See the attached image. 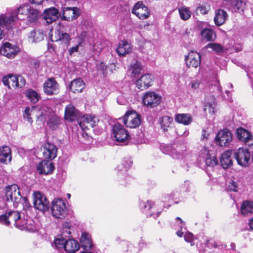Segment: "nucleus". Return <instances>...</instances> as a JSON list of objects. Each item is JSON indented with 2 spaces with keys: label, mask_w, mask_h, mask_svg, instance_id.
Returning a JSON list of instances; mask_svg holds the SVG:
<instances>
[{
  "label": "nucleus",
  "mask_w": 253,
  "mask_h": 253,
  "mask_svg": "<svg viewBox=\"0 0 253 253\" xmlns=\"http://www.w3.org/2000/svg\"><path fill=\"white\" fill-rule=\"evenodd\" d=\"M79 112L72 104L67 105L65 110V119L70 122L78 120V124L83 129L93 127L96 125L98 119L93 115L85 114L79 118Z\"/></svg>",
  "instance_id": "f257e3e1"
},
{
  "label": "nucleus",
  "mask_w": 253,
  "mask_h": 253,
  "mask_svg": "<svg viewBox=\"0 0 253 253\" xmlns=\"http://www.w3.org/2000/svg\"><path fill=\"white\" fill-rule=\"evenodd\" d=\"M18 19H26L28 24L36 23L40 18L41 11L32 7L29 4L21 5L16 8Z\"/></svg>",
  "instance_id": "f03ea898"
},
{
  "label": "nucleus",
  "mask_w": 253,
  "mask_h": 253,
  "mask_svg": "<svg viewBox=\"0 0 253 253\" xmlns=\"http://www.w3.org/2000/svg\"><path fill=\"white\" fill-rule=\"evenodd\" d=\"M18 19L16 8L0 15V40L4 36V30L12 29Z\"/></svg>",
  "instance_id": "7ed1b4c3"
},
{
  "label": "nucleus",
  "mask_w": 253,
  "mask_h": 253,
  "mask_svg": "<svg viewBox=\"0 0 253 253\" xmlns=\"http://www.w3.org/2000/svg\"><path fill=\"white\" fill-rule=\"evenodd\" d=\"M218 164L217 158L211 157L209 151L206 148H202L197 159V166L202 169L207 170L212 169Z\"/></svg>",
  "instance_id": "20e7f679"
},
{
  "label": "nucleus",
  "mask_w": 253,
  "mask_h": 253,
  "mask_svg": "<svg viewBox=\"0 0 253 253\" xmlns=\"http://www.w3.org/2000/svg\"><path fill=\"white\" fill-rule=\"evenodd\" d=\"M38 119L42 122L46 121L48 126L52 129L57 128L62 122V119L48 108L42 110L38 116Z\"/></svg>",
  "instance_id": "39448f33"
},
{
  "label": "nucleus",
  "mask_w": 253,
  "mask_h": 253,
  "mask_svg": "<svg viewBox=\"0 0 253 253\" xmlns=\"http://www.w3.org/2000/svg\"><path fill=\"white\" fill-rule=\"evenodd\" d=\"M123 122L127 127L136 128L141 124V117L135 111L128 110L124 115Z\"/></svg>",
  "instance_id": "423d86ee"
},
{
  "label": "nucleus",
  "mask_w": 253,
  "mask_h": 253,
  "mask_svg": "<svg viewBox=\"0 0 253 253\" xmlns=\"http://www.w3.org/2000/svg\"><path fill=\"white\" fill-rule=\"evenodd\" d=\"M51 213L56 218H62L67 214L66 204L62 199H55L52 201Z\"/></svg>",
  "instance_id": "0eeeda50"
},
{
  "label": "nucleus",
  "mask_w": 253,
  "mask_h": 253,
  "mask_svg": "<svg viewBox=\"0 0 253 253\" xmlns=\"http://www.w3.org/2000/svg\"><path fill=\"white\" fill-rule=\"evenodd\" d=\"M112 137L118 142L126 144L130 135L124 127L119 123L115 124L112 128Z\"/></svg>",
  "instance_id": "6e6552de"
},
{
  "label": "nucleus",
  "mask_w": 253,
  "mask_h": 253,
  "mask_svg": "<svg viewBox=\"0 0 253 253\" xmlns=\"http://www.w3.org/2000/svg\"><path fill=\"white\" fill-rule=\"evenodd\" d=\"M5 196L8 201H11L14 208L17 207L22 196L18 186L13 184L6 188Z\"/></svg>",
  "instance_id": "1a4fd4ad"
},
{
  "label": "nucleus",
  "mask_w": 253,
  "mask_h": 253,
  "mask_svg": "<svg viewBox=\"0 0 253 253\" xmlns=\"http://www.w3.org/2000/svg\"><path fill=\"white\" fill-rule=\"evenodd\" d=\"M49 36L52 42H60L64 50L70 45V41L71 40V38L68 33L61 32L59 30L51 31L49 34Z\"/></svg>",
  "instance_id": "9d476101"
},
{
  "label": "nucleus",
  "mask_w": 253,
  "mask_h": 253,
  "mask_svg": "<svg viewBox=\"0 0 253 253\" xmlns=\"http://www.w3.org/2000/svg\"><path fill=\"white\" fill-rule=\"evenodd\" d=\"M33 195L35 208L42 211H48L49 201L45 195L40 192H35Z\"/></svg>",
  "instance_id": "9b49d317"
},
{
  "label": "nucleus",
  "mask_w": 253,
  "mask_h": 253,
  "mask_svg": "<svg viewBox=\"0 0 253 253\" xmlns=\"http://www.w3.org/2000/svg\"><path fill=\"white\" fill-rule=\"evenodd\" d=\"M234 155L238 165L243 167H246L249 165L251 155L248 149L239 148L235 151Z\"/></svg>",
  "instance_id": "f8f14e48"
},
{
  "label": "nucleus",
  "mask_w": 253,
  "mask_h": 253,
  "mask_svg": "<svg viewBox=\"0 0 253 253\" xmlns=\"http://www.w3.org/2000/svg\"><path fill=\"white\" fill-rule=\"evenodd\" d=\"M140 207L142 211L147 217L153 216L155 219H156L159 216L161 213V211H158L156 210V207L155 203L151 201L140 202Z\"/></svg>",
  "instance_id": "ddd939ff"
},
{
  "label": "nucleus",
  "mask_w": 253,
  "mask_h": 253,
  "mask_svg": "<svg viewBox=\"0 0 253 253\" xmlns=\"http://www.w3.org/2000/svg\"><path fill=\"white\" fill-rule=\"evenodd\" d=\"M131 12L141 20L146 19L150 16L149 8L141 1H137L135 4L132 7Z\"/></svg>",
  "instance_id": "4468645a"
},
{
  "label": "nucleus",
  "mask_w": 253,
  "mask_h": 253,
  "mask_svg": "<svg viewBox=\"0 0 253 253\" xmlns=\"http://www.w3.org/2000/svg\"><path fill=\"white\" fill-rule=\"evenodd\" d=\"M43 90L47 95H56L59 92V84L55 78H50L45 81L43 84Z\"/></svg>",
  "instance_id": "2eb2a0df"
},
{
  "label": "nucleus",
  "mask_w": 253,
  "mask_h": 253,
  "mask_svg": "<svg viewBox=\"0 0 253 253\" xmlns=\"http://www.w3.org/2000/svg\"><path fill=\"white\" fill-rule=\"evenodd\" d=\"M162 97L154 92H147L143 96L142 102L143 104L150 108L157 106L161 101Z\"/></svg>",
  "instance_id": "dca6fc26"
},
{
  "label": "nucleus",
  "mask_w": 253,
  "mask_h": 253,
  "mask_svg": "<svg viewBox=\"0 0 253 253\" xmlns=\"http://www.w3.org/2000/svg\"><path fill=\"white\" fill-rule=\"evenodd\" d=\"M19 51L20 49L16 45L8 42L3 43L0 47V54L9 59L14 58Z\"/></svg>",
  "instance_id": "f3484780"
},
{
  "label": "nucleus",
  "mask_w": 253,
  "mask_h": 253,
  "mask_svg": "<svg viewBox=\"0 0 253 253\" xmlns=\"http://www.w3.org/2000/svg\"><path fill=\"white\" fill-rule=\"evenodd\" d=\"M215 140L220 146H228L232 140V135L227 129L220 130L216 135Z\"/></svg>",
  "instance_id": "a211bd4d"
},
{
  "label": "nucleus",
  "mask_w": 253,
  "mask_h": 253,
  "mask_svg": "<svg viewBox=\"0 0 253 253\" xmlns=\"http://www.w3.org/2000/svg\"><path fill=\"white\" fill-rule=\"evenodd\" d=\"M154 76L150 74H146L142 75L136 82V85L141 90L147 89L152 85Z\"/></svg>",
  "instance_id": "6ab92c4d"
},
{
  "label": "nucleus",
  "mask_w": 253,
  "mask_h": 253,
  "mask_svg": "<svg viewBox=\"0 0 253 253\" xmlns=\"http://www.w3.org/2000/svg\"><path fill=\"white\" fill-rule=\"evenodd\" d=\"M43 147V155L45 159L52 160L57 157V148L53 144L46 142L44 143Z\"/></svg>",
  "instance_id": "aec40b11"
},
{
  "label": "nucleus",
  "mask_w": 253,
  "mask_h": 253,
  "mask_svg": "<svg viewBox=\"0 0 253 253\" xmlns=\"http://www.w3.org/2000/svg\"><path fill=\"white\" fill-rule=\"evenodd\" d=\"M55 169L52 163L49 161H42L37 166V170L41 174L47 175L51 174Z\"/></svg>",
  "instance_id": "412c9836"
},
{
  "label": "nucleus",
  "mask_w": 253,
  "mask_h": 253,
  "mask_svg": "<svg viewBox=\"0 0 253 253\" xmlns=\"http://www.w3.org/2000/svg\"><path fill=\"white\" fill-rule=\"evenodd\" d=\"M185 60L188 67L197 68L201 63V56L197 52L191 51L185 56Z\"/></svg>",
  "instance_id": "4be33fe9"
},
{
  "label": "nucleus",
  "mask_w": 253,
  "mask_h": 253,
  "mask_svg": "<svg viewBox=\"0 0 253 253\" xmlns=\"http://www.w3.org/2000/svg\"><path fill=\"white\" fill-rule=\"evenodd\" d=\"M80 15L79 9L75 7L62 8V19L69 21L77 18Z\"/></svg>",
  "instance_id": "5701e85b"
},
{
  "label": "nucleus",
  "mask_w": 253,
  "mask_h": 253,
  "mask_svg": "<svg viewBox=\"0 0 253 253\" xmlns=\"http://www.w3.org/2000/svg\"><path fill=\"white\" fill-rule=\"evenodd\" d=\"M43 18L49 24L55 21L59 17V10L54 7L45 9L43 11Z\"/></svg>",
  "instance_id": "b1692460"
},
{
  "label": "nucleus",
  "mask_w": 253,
  "mask_h": 253,
  "mask_svg": "<svg viewBox=\"0 0 253 253\" xmlns=\"http://www.w3.org/2000/svg\"><path fill=\"white\" fill-rule=\"evenodd\" d=\"M236 134L239 140L244 142L249 146L252 145L251 143H250V141L252 140L253 135L248 130L242 127H240L237 129Z\"/></svg>",
  "instance_id": "393cba45"
},
{
  "label": "nucleus",
  "mask_w": 253,
  "mask_h": 253,
  "mask_svg": "<svg viewBox=\"0 0 253 253\" xmlns=\"http://www.w3.org/2000/svg\"><path fill=\"white\" fill-rule=\"evenodd\" d=\"M12 159L10 148L7 146L0 147V162L4 164L9 163Z\"/></svg>",
  "instance_id": "a878e982"
},
{
  "label": "nucleus",
  "mask_w": 253,
  "mask_h": 253,
  "mask_svg": "<svg viewBox=\"0 0 253 253\" xmlns=\"http://www.w3.org/2000/svg\"><path fill=\"white\" fill-rule=\"evenodd\" d=\"M228 16V14L226 11L221 9L216 10L214 17L215 24L217 26H221L226 22Z\"/></svg>",
  "instance_id": "bb28decb"
},
{
  "label": "nucleus",
  "mask_w": 253,
  "mask_h": 253,
  "mask_svg": "<svg viewBox=\"0 0 253 253\" xmlns=\"http://www.w3.org/2000/svg\"><path fill=\"white\" fill-rule=\"evenodd\" d=\"M175 121L185 126L189 125L193 121V117L190 114H176L174 116Z\"/></svg>",
  "instance_id": "cd10ccee"
},
{
  "label": "nucleus",
  "mask_w": 253,
  "mask_h": 253,
  "mask_svg": "<svg viewBox=\"0 0 253 253\" xmlns=\"http://www.w3.org/2000/svg\"><path fill=\"white\" fill-rule=\"evenodd\" d=\"M80 248L79 243L74 239L66 240L64 245V250L69 253H74Z\"/></svg>",
  "instance_id": "c85d7f7f"
},
{
  "label": "nucleus",
  "mask_w": 253,
  "mask_h": 253,
  "mask_svg": "<svg viewBox=\"0 0 253 253\" xmlns=\"http://www.w3.org/2000/svg\"><path fill=\"white\" fill-rule=\"evenodd\" d=\"M131 51V45L126 41H122L119 43L116 50L117 53L120 56H125L130 52Z\"/></svg>",
  "instance_id": "c756f323"
},
{
  "label": "nucleus",
  "mask_w": 253,
  "mask_h": 253,
  "mask_svg": "<svg viewBox=\"0 0 253 253\" xmlns=\"http://www.w3.org/2000/svg\"><path fill=\"white\" fill-rule=\"evenodd\" d=\"M186 153L185 150H180L179 148L176 149H172L170 152L169 155L173 158L176 159H185L186 161H188L191 156L190 155H186Z\"/></svg>",
  "instance_id": "7c9ffc66"
},
{
  "label": "nucleus",
  "mask_w": 253,
  "mask_h": 253,
  "mask_svg": "<svg viewBox=\"0 0 253 253\" xmlns=\"http://www.w3.org/2000/svg\"><path fill=\"white\" fill-rule=\"evenodd\" d=\"M69 87L73 92L75 93H80L84 88V84L81 79H76L71 82Z\"/></svg>",
  "instance_id": "2f4dec72"
},
{
  "label": "nucleus",
  "mask_w": 253,
  "mask_h": 253,
  "mask_svg": "<svg viewBox=\"0 0 253 253\" xmlns=\"http://www.w3.org/2000/svg\"><path fill=\"white\" fill-rule=\"evenodd\" d=\"M231 154V151L228 150L224 152L221 156L220 163L224 169H227L232 165Z\"/></svg>",
  "instance_id": "473e14b6"
},
{
  "label": "nucleus",
  "mask_w": 253,
  "mask_h": 253,
  "mask_svg": "<svg viewBox=\"0 0 253 253\" xmlns=\"http://www.w3.org/2000/svg\"><path fill=\"white\" fill-rule=\"evenodd\" d=\"M132 164V161L131 159H127L125 160L123 163L119 165L117 168L116 170L117 171L119 176H124L126 174V171L130 168Z\"/></svg>",
  "instance_id": "72a5a7b5"
},
{
  "label": "nucleus",
  "mask_w": 253,
  "mask_h": 253,
  "mask_svg": "<svg viewBox=\"0 0 253 253\" xmlns=\"http://www.w3.org/2000/svg\"><path fill=\"white\" fill-rule=\"evenodd\" d=\"M9 85L13 87H22L25 85V80L21 76L9 75Z\"/></svg>",
  "instance_id": "f704fd0d"
},
{
  "label": "nucleus",
  "mask_w": 253,
  "mask_h": 253,
  "mask_svg": "<svg viewBox=\"0 0 253 253\" xmlns=\"http://www.w3.org/2000/svg\"><path fill=\"white\" fill-rule=\"evenodd\" d=\"M246 7V2L243 0H236L235 2L233 3L227 8L228 9L234 12H243Z\"/></svg>",
  "instance_id": "c9c22d12"
},
{
  "label": "nucleus",
  "mask_w": 253,
  "mask_h": 253,
  "mask_svg": "<svg viewBox=\"0 0 253 253\" xmlns=\"http://www.w3.org/2000/svg\"><path fill=\"white\" fill-rule=\"evenodd\" d=\"M253 212V201H244L241 207V212L245 216L250 215Z\"/></svg>",
  "instance_id": "e433bc0d"
},
{
  "label": "nucleus",
  "mask_w": 253,
  "mask_h": 253,
  "mask_svg": "<svg viewBox=\"0 0 253 253\" xmlns=\"http://www.w3.org/2000/svg\"><path fill=\"white\" fill-rule=\"evenodd\" d=\"M201 34L203 40L207 42L213 41L216 39L215 32L209 28L204 29L201 31Z\"/></svg>",
  "instance_id": "4c0bfd02"
},
{
  "label": "nucleus",
  "mask_w": 253,
  "mask_h": 253,
  "mask_svg": "<svg viewBox=\"0 0 253 253\" xmlns=\"http://www.w3.org/2000/svg\"><path fill=\"white\" fill-rule=\"evenodd\" d=\"M80 242L82 247L85 250L90 249L92 246V243L90 239V236L86 233L82 234L80 239Z\"/></svg>",
  "instance_id": "58836bf2"
},
{
  "label": "nucleus",
  "mask_w": 253,
  "mask_h": 253,
  "mask_svg": "<svg viewBox=\"0 0 253 253\" xmlns=\"http://www.w3.org/2000/svg\"><path fill=\"white\" fill-rule=\"evenodd\" d=\"M161 128L164 132L168 131L173 122V118L168 116H164L159 118Z\"/></svg>",
  "instance_id": "ea45409f"
},
{
  "label": "nucleus",
  "mask_w": 253,
  "mask_h": 253,
  "mask_svg": "<svg viewBox=\"0 0 253 253\" xmlns=\"http://www.w3.org/2000/svg\"><path fill=\"white\" fill-rule=\"evenodd\" d=\"M28 36L33 42H37L43 39V34L39 30H33L29 33Z\"/></svg>",
  "instance_id": "a19ab883"
},
{
  "label": "nucleus",
  "mask_w": 253,
  "mask_h": 253,
  "mask_svg": "<svg viewBox=\"0 0 253 253\" xmlns=\"http://www.w3.org/2000/svg\"><path fill=\"white\" fill-rule=\"evenodd\" d=\"M25 95L33 103H36L40 99V95L35 90L29 89L25 92Z\"/></svg>",
  "instance_id": "79ce46f5"
},
{
  "label": "nucleus",
  "mask_w": 253,
  "mask_h": 253,
  "mask_svg": "<svg viewBox=\"0 0 253 253\" xmlns=\"http://www.w3.org/2000/svg\"><path fill=\"white\" fill-rule=\"evenodd\" d=\"M66 239L63 238V234L58 235L54 239L52 246L57 249H64Z\"/></svg>",
  "instance_id": "37998d69"
},
{
  "label": "nucleus",
  "mask_w": 253,
  "mask_h": 253,
  "mask_svg": "<svg viewBox=\"0 0 253 253\" xmlns=\"http://www.w3.org/2000/svg\"><path fill=\"white\" fill-rule=\"evenodd\" d=\"M178 12L180 18L183 20H187L191 17V12L188 7L182 6L179 7Z\"/></svg>",
  "instance_id": "c03bdc74"
},
{
  "label": "nucleus",
  "mask_w": 253,
  "mask_h": 253,
  "mask_svg": "<svg viewBox=\"0 0 253 253\" xmlns=\"http://www.w3.org/2000/svg\"><path fill=\"white\" fill-rule=\"evenodd\" d=\"M176 219L177 220V221L176 222L175 229H178V231L176 232V234L178 237H181L184 233V232L182 231L183 229L184 228L185 230H186L185 228L184 227L185 223L179 217H177Z\"/></svg>",
  "instance_id": "a18cd8bd"
},
{
  "label": "nucleus",
  "mask_w": 253,
  "mask_h": 253,
  "mask_svg": "<svg viewBox=\"0 0 253 253\" xmlns=\"http://www.w3.org/2000/svg\"><path fill=\"white\" fill-rule=\"evenodd\" d=\"M39 227L35 221L30 217H27V223L25 229L29 232H34L38 230Z\"/></svg>",
  "instance_id": "49530a36"
},
{
  "label": "nucleus",
  "mask_w": 253,
  "mask_h": 253,
  "mask_svg": "<svg viewBox=\"0 0 253 253\" xmlns=\"http://www.w3.org/2000/svg\"><path fill=\"white\" fill-rule=\"evenodd\" d=\"M205 47L211 48L217 54H220L223 52V47L221 44L215 42L209 43Z\"/></svg>",
  "instance_id": "de8ad7c7"
},
{
  "label": "nucleus",
  "mask_w": 253,
  "mask_h": 253,
  "mask_svg": "<svg viewBox=\"0 0 253 253\" xmlns=\"http://www.w3.org/2000/svg\"><path fill=\"white\" fill-rule=\"evenodd\" d=\"M206 246L207 247L212 249V248H218L219 249H223L225 247V245H223L219 242H215L213 239H209L207 240L206 241Z\"/></svg>",
  "instance_id": "09e8293b"
},
{
  "label": "nucleus",
  "mask_w": 253,
  "mask_h": 253,
  "mask_svg": "<svg viewBox=\"0 0 253 253\" xmlns=\"http://www.w3.org/2000/svg\"><path fill=\"white\" fill-rule=\"evenodd\" d=\"M27 216L25 217V216L21 217L20 214V217L17 219V221L14 224V226L20 230L25 229V226L27 223Z\"/></svg>",
  "instance_id": "8fccbe9b"
},
{
  "label": "nucleus",
  "mask_w": 253,
  "mask_h": 253,
  "mask_svg": "<svg viewBox=\"0 0 253 253\" xmlns=\"http://www.w3.org/2000/svg\"><path fill=\"white\" fill-rule=\"evenodd\" d=\"M176 193L175 192H172L169 194H166L164 195L162 197V201L164 203H166L169 204L168 206H170V204L172 203L177 204V202L174 201V196H175Z\"/></svg>",
  "instance_id": "3c124183"
},
{
  "label": "nucleus",
  "mask_w": 253,
  "mask_h": 253,
  "mask_svg": "<svg viewBox=\"0 0 253 253\" xmlns=\"http://www.w3.org/2000/svg\"><path fill=\"white\" fill-rule=\"evenodd\" d=\"M132 74L134 77L138 76L142 69V66L140 62L136 61L131 66Z\"/></svg>",
  "instance_id": "603ef678"
},
{
  "label": "nucleus",
  "mask_w": 253,
  "mask_h": 253,
  "mask_svg": "<svg viewBox=\"0 0 253 253\" xmlns=\"http://www.w3.org/2000/svg\"><path fill=\"white\" fill-rule=\"evenodd\" d=\"M8 212V219L10 223H13L14 224L15 223L17 219L20 217V213L17 211H9Z\"/></svg>",
  "instance_id": "864d4df0"
},
{
  "label": "nucleus",
  "mask_w": 253,
  "mask_h": 253,
  "mask_svg": "<svg viewBox=\"0 0 253 253\" xmlns=\"http://www.w3.org/2000/svg\"><path fill=\"white\" fill-rule=\"evenodd\" d=\"M3 212L0 214V222L5 225H9V221L8 219V212L3 210Z\"/></svg>",
  "instance_id": "5fc2aeb1"
},
{
  "label": "nucleus",
  "mask_w": 253,
  "mask_h": 253,
  "mask_svg": "<svg viewBox=\"0 0 253 253\" xmlns=\"http://www.w3.org/2000/svg\"><path fill=\"white\" fill-rule=\"evenodd\" d=\"M32 110L30 107H26L25 109L24 113L23 114V117L30 124L33 123L32 118L30 117L31 115Z\"/></svg>",
  "instance_id": "6e6d98bb"
},
{
  "label": "nucleus",
  "mask_w": 253,
  "mask_h": 253,
  "mask_svg": "<svg viewBox=\"0 0 253 253\" xmlns=\"http://www.w3.org/2000/svg\"><path fill=\"white\" fill-rule=\"evenodd\" d=\"M184 238L186 242L190 243L191 246L194 245V243L193 242L194 236L191 232L188 231L186 232L184 236Z\"/></svg>",
  "instance_id": "4d7b16f0"
},
{
  "label": "nucleus",
  "mask_w": 253,
  "mask_h": 253,
  "mask_svg": "<svg viewBox=\"0 0 253 253\" xmlns=\"http://www.w3.org/2000/svg\"><path fill=\"white\" fill-rule=\"evenodd\" d=\"M228 189H229V190H230V191H234V192L237 191L238 186H237L236 182L233 181L232 182H230L229 184V185H228Z\"/></svg>",
  "instance_id": "13d9d810"
},
{
  "label": "nucleus",
  "mask_w": 253,
  "mask_h": 253,
  "mask_svg": "<svg viewBox=\"0 0 253 253\" xmlns=\"http://www.w3.org/2000/svg\"><path fill=\"white\" fill-rule=\"evenodd\" d=\"M191 87L194 89H197L201 84V82L199 80H193L191 82Z\"/></svg>",
  "instance_id": "bf43d9fd"
},
{
  "label": "nucleus",
  "mask_w": 253,
  "mask_h": 253,
  "mask_svg": "<svg viewBox=\"0 0 253 253\" xmlns=\"http://www.w3.org/2000/svg\"><path fill=\"white\" fill-rule=\"evenodd\" d=\"M39 66V62L35 59L31 60L30 67L33 69H37Z\"/></svg>",
  "instance_id": "052dcab7"
},
{
  "label": "nucleus",
  "mask_w": 253,
  "mask_h": 253,
  "mask_svg": "<svg viewBox=\"0 0 253 253\" xmlns=\"http://www.w3.org/2000/svg\"><path fill=\"white\" fill-rule=\"evenodd\" d=\"M235 0H224L222 2V5L226 8L228 6L235 2Z\"/></svg>",
  "instance_id": "680f3d73"
},
{
  "label": "nucleus",
  "mask_w": 253,
  "mask_h": 253,
  "mask_svg": "<svg viewBox=\"0 0 253 253\" xmlns=\"http://www.w3.org/2000/svg\"><path fill=\"white\" fill-rule=\"evenodd\" d=\"M80 44H79L78 45H76L75 46H73L71 48H70L69 49V53L70 55H72L74 52H78L79 50V48Z\"/></svg>",
  "instance_id": "e2e57ef3"
},
{
  "label": "nucleus",
  "mask_w": 253,
  "mask_h": 253,
  "mask_svg": "<svg viewBox=\"0 0 253 253\" xmlns=\"http://www.w3.org/2000/svg\"><path fill=\"white\" fill-rule=\"evenodd\" d=\"M198 10L202 14H206L208 13L209 9L206 6H200L198 7Z\"/></svg>",
  "instance_id": "0e129e2a"
},
{
  "label": "nucleus",
  "mask_w": 253,
  "mask_h": 253,
  "mask_svg": "<svg viewBox=\"0 0 253 253\" xmlns=\"http://www.w3.org/2000/svg\"><path fill=\"white\" fill-rule=\"evenodd\" d=\"M2 82L5 86H7L9 88H10L9 75L3 77Z\"/></svg>",
  "instance_id": "69168bd1"
},
{
  "label": "nucleus",
  "mask_w": 253,
  "mask_h": 253,
  "mask_svg": "<svg viewBox=\"0 0 253 253\" xmlns=\"http://www.w3.org/2000/svg\"><path fill=\"white\" fill-rule=\"evenodd\" d=\"M65 227V232H63V234L65 233H67V234L70 235V231H69L70 227V224L68 222L65 223V224L63 225Z\"/></svg>",
  "instance_id": "338daca9"
},
{
  "label": "nucleus",
  "mask_w": 253,
  "mask_h": 253,
  "mask_svg": "<svg viewBox=\"0 0 253 253\" xmlns=\"http://www.w3.org/2000/svg\"><path fill=\"white\" fill-rule=\"evenodd\" d=\"M47 48H48V50L50 52L54 51V48H55L54 45L53 43L49 42L47 44Z\"/></svg>",
  "instance_id": "774afa93"
}]
</instances>
